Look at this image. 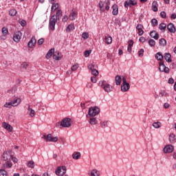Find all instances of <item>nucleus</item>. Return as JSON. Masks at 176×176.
I'll return each mask as SVG.
<instances>
[{"label":"nucleus","mask_w":176,"mask_h":176,"mask_svg":"<svg viewBox=\"0 0 176 176\" xmlns=\"http://www.w3.org/2000/svg\"><path fill=\"white\" fill-rule=\"evenodd\" d=\"M21 102V100L20 99H16L13 102H11V103L12 104V107H17V105H19V104H20Z\"/></svg>","instance_id":"obj_32"},{"label":"nucleus","mask_w":176,"mask_h":176,"mask_svg":"<svg viewBox=\"0 0 176 176\" xmlns=\"http://www.w3.org/2000/svg\"><path fill=\"white\" fill-rule=\"evenodd\" d=\"M128 3H129V6L131 5V6H134L136 4V3H134V1H133V0H129L128 1Z\"/></svg>","instance_id":"obj_57"},{"label":"nucleus","mask_w":176,"mask_h":176,"mask_svg":"<svg viewBox=\"0 0 176 176\" xmlns=\"http://www.w3.org/2000/svg\"><path fill=\"white\" fill-rule=\"evenodd\" d=\"M142 28H144V25H142V24H138V25L136 26V30L138 31V34L139 36H142V35H144V30H142Z\"/></svg>","instance_id":"obj_10"},{"label":"nucleus","mask_w":176,"mask_h":176,"mask_svg":"<svg viewBox=\"0 0 176 176\" xmlns=\"http://www.w3.org/2000/svg\"><path fill=\"white\" fill-rule=\"evenodd\" d=\"M9 14L12 16H16V14H17V11L15 9H12L10 10Z\"/></svg>","instance_id":"obj_38"},{"label":"nucleus","mask_w":176,"mask_h":176,"mask_svg":"<svg viewBox=\"0 0 176 176\" xmlns=\"http://www.w3.org/2000/svg\"><path fill=\"white\" fill-rule=\"evenodd\" d=\"M11 159L14 163H17V162H19V160H17V158H16V157H12Z\"/></svg>","instance_id":"obj_63"},{"label":"nucleus","mask_w":176,"mask_h":176,"mask_svg":"<svg viewBox=\"0 0 176 176\" xmlns=\"http://www.w3.org/2000/svg\"><path fill=\"white\" fill-rule=\"evenodd\" d=\"M8 175V172L6 170L1 169L0 170V176H7Z\"/></svg>","instance_id":"obj_44"},{"label":"nucleus","mask_w":176,"mask_h":176,"mask_svg":"<svg viewBox=\"0 0 176 176\" xmlns=\"http://www.w3.org/2000/svg\"><path fill=\"white\" fill-rule=\"evenodd\" d=\"M148 45L149 46H151V47H155V45H156V41H155V40L153 39H150L148 41Z\"/></svg>","instance_id":"obj_35"},{"label":"nucleus","mask_w":176,"mask_h":176,"mask_svg":"<svg viewBox=\"0 0 176 176\" xmlns=\"http://www.w3.org/2000/svg\"><path fill=\"white\" fill-rule=\"evenodd\" d=\"M21 68H24L25 69H26V68L28 67V63H23L21 65Z\"/></svg>","instance_id":"obj_50"},{"label":"nucleus","mask_w":176,"mask_h":176,"mask_svg":"<svg viewBox=\"0 0 176 176\" xmlns=\"http://www.w3.org/2000/svg\"><path fill=\"white\" fill-rule=\"evenodd\" d=\"M12 156L13 154H12V151L9 150L3 153V159L5 160V162H10V159H12Z\"/></svg>","instance_id":"obj_7"},{"label":"nucleus","mask_w":176,"mask_h":176,"mask_svg":"<svg viewBox=\"0 0 176 176\" xmlns=\"http://www.w3.org/2000/svg\"><path fill=\"white\" fill-rule=\"evenodd\" d=\"M28 166L30 168H34V167H35V164L34 163L33 161H29L28 162Z\"/></svg>","instance_id":"obj_41"},{"label":"nucleus","mask_w":176,"mask_h":176,"mask_svg":"<svg viewBox=\"0 0 176 176\" xmlns=\"http://www.w3.org/2000/svg\"><path fill=\"white\" fill-rule=\"evenodd\" d=\"M97 119L96 118H91L89 119L90 124H97Z\"/></svg>","instance_id":"obj_36"},{"label":"nucleus","mask_w":176,"mask_h":176,"mask_svg":"<svg viewBox=\"0 0 176 176\" xmlns=\"http://www.w3.org/2000/svg\"><path fill=\"white\" fill-rule=\"evenodd\" d=\"M1 32L3 35H4V36H6V35H8V33L9 32V30H8V28L4 27L1 30Z\"/></svg>","instance_id":"obj_39"},{"label":"nucleus","mask_w":176,"mask_h":176,"mask_svg":"<svg viewBox=\"0 0 176 176\" xmlns=\"http://www.w3.org/2000/svg\"><path fill=\"white\" fill-rule=\"evenodd\" d=\"M36 45V38L33 36L32 39L29 41L28 46V47H32L33 46H35Z\"/></svg>","instance_id":"obj_16"},{"label":"nucleus","mask_w":176,"mask_h":176,"mask_svg":"<svg viewBox=\"0 0 176 176\" xmlns=\"http://www.w3.org/2000/svg\"><path fill=\"white\" fill-rule=\"evenodd\" d=\"M30 116H31V118H34L35 116V111L34 109H30Z\"/></svg>","instance_id":"obj_54"},{"label":"nucleus","mask_w":176,"mask_h":176,"mask_svg":"<svg viewBox=\"0 0 176 176\" xmlns=\"http://www.w3.org/2000/svg\"><path fill=\"white\" fill-rule=\"evenodd\" d=\"M112 13L113 14V16H118V13H119V7L118 6V5L114 4L112 6Z\"/></svg>","instance_id":"obj_13"},{"label":"nucleus","mask_w":176,"mask_h":176,"mask_svg":"<svg viewBox=\"0 0 176 176\" xmlns=\"http://www.w3.org/2000/svg\"><path fill=\"white\" fill-rule=\"evenodd\" d=\"M144 49H141L139 52H138V56L139 57H142V56H144Z\"/></svg>","instance_id":"obj_53"},{"label":"nucleus","mask_w":176,"mask_h":176,"mask_svg":"<svg viewBox=\"0 0 176 176\" xmlns=\"http://www.w3.org/2000/svg\"><path fill=\"white\" fill-rule=\"evenodd\" d=\"M159 69L160 72H164V68L166 67V65H164V63L163 61H160L159 63Z\"/></svg>","instance_id":"obj_22"},{"label":"nucleus","mask_w":176,"mask_h":176,"mask_svg":"<svg viewBox=\"0 0 176 176\" xmlns=\"http://www.w3.org/2000/svg\"><path fill=\"white\" fill-rule=\"evenodd\" d=\"M158 28L159 30H160V31H163V32H164V31H166V29L167 28V25H166V23H162L159 25Z\"/></svg>","instance_id":"obj_23"},{"label":"nucleus","mask_w":176,"mask_h":176,"mask_svg":"<svg viewBox=\"0 0 176 176\" xmlns=\"http://www.w3.org/2000/svg\"><path fill=\"white\" fill-rule=\"evenodd\" d=\"M174 151V147L172 145H167L164 148V153H171Z\"/></svg>","instance_id":"obj_11"},{"label":"nucleus","mask_w":176,"mask_h":176,"mask_svg":"<svg viewBox=\"0 0 176 176\" xmlns=\"http://www.w3.org/2000/svg\"><path fill=\"white\" fill-rule=\"evenodd\" d=\"M101 126H102V129H105V127H107L108 126V122H107V121L102 122Z\"/></svg>","instance_id":"obj_47"},{"label":"nucleus","mask_w":176,"mask_h":176,"mask_svg":"<svg viewBox=\"0 0 176 176\" xmlns=\"http://www.w3.org/2000/svg\"><path fill=\"white\" fill-rule=\"evenodd\" d=\"M88 113L89 116H92V118H94V116H96V115H98V113H100V108H98V107H91L89 109Z\"/></svg>","instance_id":"obj_2"},{"label":"nucleus","mask_w":176,"mask_h":176,"mask_svg":"<svg viewBox=\"0 0 176 176\" xmlns=\"http://www.w3.org/2000/svg\"><path fill=\"white\" fill-rule=\"evenodd\" d=\"M109 5H110L109 1H106V2L100 1L99 8L101 12H105V10H108L109 9Z\"/></svg>","instance_id":"obj_4"},{"label":"nucleus","mask_w":176,"mask_h":176,"mask_svg":"<svg viewBox=\"0 0 176 176\" xmlns=\"http://www.w3.org/2000/svg\"><path fill=\"white\" fill-rule=\"evenodd\" d=\"M22 35L23 34L20 31L15 32L13 36V40L14 41V42H16L17 43H19V42H20V40L21 39Z\"/></svg>","instance_id":"obj_9"},{"label":"nucleus","mask_w":176,"mask_h":176,"mask_svg":"<svg viewBox=\"0 0 176 176\" xmlns=\"http://www.w3.org/2000/svg\"><path fill=\"white\" fill-rule=\"evenodd\" d=\"M56 23H57V16L53 15L50 19V29L51 31H54L56 28Z\"/></svg>","instance_id":"obj_3"},{"label":"nucleus","mask_w":176,"mask_h":176,"mask_svg":"<svg viewBox=\"0 0 176 176\" xmlns=\"http://www.w3.org/2000/svg\"><path fill=\"white\" fill-rule=\"evenodd\" d=\"M43 138L46 140L47 142H57V141H58V138L57 137L53 138L50 133H49L47 136L46 135H44Z\"/></svg>","instance_id":"obj_6"},{"label":"nucleus","mask_w":176,"mask_h":176,"mask_svg":"<svg viewBox=\"0 0 176 176\" xmlns=\"http://www.w3.org/2000/svg\"><path fill=\"white\" fill-rule=\"evenodd\" d=\"M91 81L92 83H96L97 82V78L94 76L91 77Z\"/></svg>","instance_id":"obj_60"},{"label":"nucleus","mask_w":176,"mask_h":176,"mask_svg":"<svg viewBox=\"0 0 176 176\" xmlns=\"http://www.w3.org/2000/svg\"><path fill=\"white\" fill-rule=\"evenodd\" d=\"M139 41H140V42H142V43H144L145 42V41H146V39L145 38V37L142 36L140 38Z\"/></svg>","instance_id":"obj_61"},{"label":"nucleus","mask_w":176,"mask_h":176,"mask_svg":"<svg viewBox=\"0 0 176 176\" xmlns=\"http://www.w3.org/2000/svg\"><path fill=\"white\" fill-rule=\"evenodd\" d=\"M164 57L167 63H171V54L170 53H165Z\"/></svg>","instance_id":"obj_19"},{"label":"nucleus","mask_w":176,"mask_h":176,"mask_svg":"<svg viewBox=\"0 0 176 176\" xmlns=\"http://www.w3.org/2000/svg\"><path fill=\"white\" fill-rule=\"evenodd\" d=\"M82 38H83V39H87V38H89V33L87 32L82 33Z\"/></svg>","instance_id":"obj_46"},{"label":"nucleus","mask_w":176,"mask_h":176,"mask_svg":"<svg viewBox=\"0 0 176 176\" xmlns=\"http://www.w3.org/2000/svg\"><path fill=\"white\" fill-rule=\"evenodd\" d=\"M91 75H94V76H97L98 75V70L94 69L93 70H91Z\"/></svg>","instance_id":"obj_42"},{"label":"nucleus","mask_w":176,"mask_h":176,"mask_svg":"<svg viewBox=\"0 0 176 176\" xmlns=\"http://www.w3.org/2000/svg\"><path fill=\"white\" fill-rule=\"evenodd\" d=\"M160 16L161 17H162V19H166V12L164 11L161 12Z\"/></svg>","instance_id":"obj_56"},{"label":"nucleus","mask_w":176,"mask_h":176,"mask_svg":"<svg viewBox=\"0 0 176 176\" xmlns=\"http://www.w3.org/2000/svg\"><path fill=\"white\" fill-rule=\"evenodd\" d=\"M90 53H91V51L86 50L84 52L85 57H89L90 56Z\"/></svg>","instance_id":"obj_51"},{"label":"nucleus","mask_w":176,"mask_h":176,"mask_svg":"<svg viewBox=\"0 0 176 176\" xmlns=\"http://www.w3.org/2000/svg\"><path fill=\"white\" fill-rule=\"evenodd\" d=\"M167 29L168 30L169 32L175 34V26L173 23H169L167 25Z\"/></svg>","instance_id":"obj_14"},{"label":"nucleus","mask_w":176,"mask_h":176,"mask_svg":"<svg viewBox=\"0 0 176 176\" xmlns=\"http://www.w3.org/2000/svg\"><path fill=\"white\" fill-rule=\"evenodd\" d=\"M4 107H5V108H10V107H12V102H6V103L4 104Z\"/></svg>","instance_id":"obj_52"},{"label":"nucleus","mask_w":176,"mask_h":176,"mask_svg":"<svg viewBox=\"0 0 176 176\" xmlns=\"http://www.w3.org/2000/svg\"><path fill=\"white\" fill-rule=\"evenodd\" d=\"M170 19L172 20H175V19H176V14L175 13L172 14V15L170 16Z\"/></svg>","instance_id":"obj_64"},{"label":"nucleus","mask_w":176,"mask_h":176,"mask_svg":"<svg viewBox=\"0 0 176 176\" xmlns=\"http://www.w3.org/2000/svg\"><path fill=\"white\" fill-rule=\"evenodd\" d=\"M53 53H54V48L50 49L47 53L45 58L49 60L52 56H53Z\"/></svg>","instance_id":"obj_20"},{"label":"nucleus","mask_w":176,"mask_h":176,"mask_svg":"<svg viewBox=\"0 0 176 176\" xmlns=\"http://www.w3.org/2000/svg\"><path fill=\"white\" fill-rule=\"evenodd\" d=\"M153 127H154V129H160V127H162V122H153Z\"/></svg>","instance_id":"obj_27"},{"label":"nucleus","mask_w":176,"mask_h":176,"mask_svg":"<svg viewBox=\"0 0 176 176\" xmlns=\"http://www.w3.org/2000/svg\"><path fill=\"white\" fill-rule=\"evenodd\" d=\"M115 80H116V85L117 86H120V83H122V77L118 75L116 76Z\"/></svg>","instance_id":"obj_24"},{"label":"nucleus","mask_w":176,"mask_h":176,"mask_svg":"<svg viewBox=\"0 0 176 176\" xmlns=\"http://www.w3.org/2000/svg\"><path fill=\"white\" fill-rule=\"evenodd\" d=\"M74 30H75V26L74 24H70L67 26L66 31L67 32H70V31H74Z\"/></svg>","instance_id":"obj_30"},{"label":"nucleus","mask_w":176,"mask_h":176,"mask_svg":"<svg viewBox=\"0 0 176 176\" xmlns=\"http://www.w3.org/2000/svg\"><path fill=\"white\" fill-rule=\"evenodd\" d=\"M151 25H152L153 27H156L157 25V19H153L151 20Z\"/></svg>","instance_id":"obj_40"},{"label":"nucleus","mask_w":176,"mask_h":176,"mask_svg":"<svg viewBox=\"0 0 176 176\" xmlns=\"http://www.w3.org/2000/svg\"><path fill=\"white\" fill-rule=\"evenodd\" d=\"M72 157L75 160H78L80 159V153L76 152V153H73L72 154Z\"/></svg>","instance_id":"obj_26"},{"label":"nucleus","mask_w":176,"mask_h":176,"mask_svg":"<svg viewBox=\"0 0 176 176\" xmlns=\"http://www.w3.org/2000/svg\"><path fill=\"white\" fill-rule=\"evenodd\" d=\"M129 45L128 46H131L133 47V45H134V41L133 40H130L129 42H128Z\"/></svg>","instance_id":"obj_62"},{"label":"nucleus","mask_w":176,"mask_h":176,"mask_svg":"<svg viewBox=\"0 0 176 176\" xmlns=\"http://www.w3.org/2000/svg\"><path fill=\"white\" fill-rule=\"evenodd\" d=\"M88 69H90V71H93V69H94V64L89 65Z\"/></svg>","instance_id":"obj_59"},{"label":"nucleus","mask_w":176,"mask_h":176,"mask_svg":"<svg viewBox=\"0 0 176 176\" xmlns=\"http://www.w3.org/2000/svg\"><path fill=\"white\" fill-rule=\"evenodd\" d=\"M160 45L161 46H166L167 45V41L164 38L160 39Z\"/></svg>","instance_id":"obj_37"},{"label":"nucleus","mask_w":176,"mask_h":176,"mask_svg":"<svg viewBox=\"0 0 176 176\" xmlns=\"http://www.w3.org/2000/svg\"><path fill=\"white\" fill-rule=\"evenodd\" d=\"M90 176H100V172L97 169H94L91 170Z\"/></svg>","instance_id":"obj_28"},{"label":"nucleus","mask_w":176,"mask_h":176,"mask_svg":"<svg viewBox=\"0 0 176 176\" xmlns=\"http://www.w3.org/2000/svg\"><path fill=\"white\" fill-rule=\"evenodd\" d=\"M104 42L107 44V45H111V43H112V37L109 36H106L104 37Z\"/></svg>","instance_id":"obj_25"},{"label":"nucleus","mask_w":176,"mask_h":176,"mask_svg":"<svg viewBox=\"0 0 176 176\" xmlns=\"http://www.w3.org/2000/svg\"><path fill=\"white\" fill-rule=\"evenodd\" d=\"M78 68H79V65L78 64H76V65H74L73 66H72V71H76L78 69Z\"/></svg>","instance_id":"obj_45"},{"label":"nucleus","mask_w":176,"mask_h":176,"mask_svg":"<svg viewBox=\"0 0 176 176\" xmlns=\"http://www.w3.org/2000/svg\"><path fill=\"white\" fill-rule=\"evenodd\" d=\"M130 89V84L127 82V78L126 76L122 77V84L121 85V90L124 92L129 91Z\"/></svg>","instance_id":"obj_1"},{"label":"nucleus","mask_w":176,"mask_h":176,"mask_svg":"<svg viewBox=\"0 0 176 176\" xmlns=\"http://www.w3.org/2000/svg\"><path fill=\"white\" fill-rule=\"evenodd\" d=\"M2 126L3 129H6V130H8V131H13V127L7 122H3Z\"/></svg>","instance_id":"obj_12"},{"label":"nucleus","mask_w":176,"mask_h":176,"mask_svg":"<svg viewBox=\"0 0 176 176\" xmlns=\"http://www.w3.org/2000/svg\"><path fill=\"white\" fill-rule=\"evenodd\" d=\"M60 126H62V127H71V119L68 118H64L60 122Z\"/></svg>","instance_id":"obj_8"},{"label":"nucleus","mask_w":176,"mask_h":176,"mask_svg":"<svg viewBox=\"0 0 176 176\" xmlns=\"http://www.w3.org/2000/svg\"><path fill=\"white\" fill-rule=\"evenodd\" d=\"M106 84H107V81L105 80L99 82V86H100L101 87H104Z\"/></svg>","instance_id":"obj_48"},{"label":"nucleus","mask_w":176,"mask_h":176,"mask_svg":"<svg viewBox=\"0 0 176 176\" xmlns=\"http://www.w3.org/2000/svg\"><path fill=\"white\" fill-rule=\"evenodd\" d=\"M75 19H76V13L75 12L72 11L70 13L69 19L72 21H74V20H75Z\"/></svg>","instance_id":"obj_33"},{"label":"nucleus","mask_w":176,"mask_h":176,"mask_svg":"<svg viewBox=\"0 0 176 176\" xmlns=\"http://www.w3.org/2000/svg\"><path fill=\"white\" fill-rule=\"evenodd\" d=\"M112 86L109 84H106L105 86L103 87V89L104 90V91H106L107 93H111V91L112 90Z\"/></svg>","instance_id":"obj_18"},{"label":"nucleus","mask_w":176,"mask_h":176,"mask_svg":"<svg viewBox=\"0 0 176 176\" xmlns=\"http://www.w3.org/2000/svg\"><path fill=\"white\" fill-rule=\"evenodd\" d=\"M54 60H56V61H60L61 60V54L60 52H56L53 55Z\"/></svg>","instance_id":"obj_17"},{"label":"nucleus","mask_w":176,"mask_h":176,"mask_svg":"<svg viewBox=\"0 0 176 176\" xmlns=\"http://www.w3.org/2000/svg\"><path fill=\"white\" fill-rule=\"evenodd\" d=\"M55 16L56 17V20H60V19L63 17V11H61V10H58Z\"/></svg>","instance_id":"obj_21"},{"label":"nucleus","mask_w":176,"mask_h":176,"mask_svg":"<svg viewBox=\"0 0 176 176\" xmlns=\"http://www.w3.org/2000/svg\"><path fill=\"white\" fill-rule=\"evenodd\" d=\"M52 12H54L56 10H57V9H58V3H52Z\"/></svg>","instance_id":"obj_34"},{"label":"nucleus","mask_w":176,"mask_h":176,"mask_svg":"<svg viewBox=\"0 0 176 176\" xmlns=\"http://www.w3.org/2000/svg\"><path fill=\"white\" fill-rule=\"evenodd\" d=\"M150 36H151V38H153V39H155V41H157V39H159V33H157V31H151L150 32Z\"/></svg>","instance_id":"obj_15"},{"label":"nucleus","mask_w":176,"mask_h":176,"mask_svg":"<svg viewBox=\"0 0 176 176\" xmlns=\"http://www.w3.org/2000/svg\"><path fill=\"white\" fill-rule=\"evenodd\" d=\"M67 20H68V16L64 15V16H63V19H62V21H63V23H67Z\"/></svg>","instance_id":"obj_58"},{"label":"nucleus","mask_w":176,"mask_h":176,"mask_svg":"<svg viewBox=\"0 0 176 176\" xmlns=\"http://www.w3.org/2000/svg\"><path fill=\"white\" fill-rule=\"evenodd\" d=\"M152 10L153 12H157V3L156 1H153L152 3Z\"/></svg>","instance_id":"obj_31"},{"label":"nucleus","mask_w":176,"mask_h":176,"mask_svg":"<svg viewBox=\"0 0 176 176\" xmlns=\"http://www.w3.org/2000/svg\"><path fill=\"white\" fill-rule=\"evenodd\" d=\"M6 165L7 167H8V168H10L12 166V162H10V161H6Z\"/></svg>","instance_id":"obj_55"},{"label":"nucleus","mask_w":176,"mask_h":176,"mask_svg":"<svg viewBox=\"0 0 176 176\" xmlns=\"http://www.w3.org/2000/svg\"><path fill=\"white\" fill-rule=\"evenodd\" d=\"M67 173V167L65 166H58L55 171V174L58 176H63Z\"/></svg>","instance_id":"obj_5"},{"label":"nucleus","mask_w":176,"mask_h":176,"mask_svg":"<svg viewBox=\"0 0 176 176\" xmlns=\"http://www.w3.org/2000/svg\"><path fill=\"white\" fill-rule=\"evenodd\" d=\"M19 24H21V25L22 27H25V25H26V24H27V22H26L25 20H23V19H20V20L19 21Z\"/></svg>","instance_id":"obj_43"},{"label":"nucleus","mask_w":176,"mask_h":176,"mask_svg":"<svg viewBox=\"0 0 176 176\" xmlns=\"http://www.w3.org/2000/svg\"><path fill=\"white\" fill-rule=\"evenodd\" d=\"M155 58L157 60H159L160 61H163V55L162 54V53L158 52L155 54Z\"/></svg>","instance_id":"obj_29"},{"label":"nucleus","mask_w":176,"mask_h":176,"mask_svg":"<svg viewBox=\"0 0 176 176\" xmlns=\"http://www.w3.org/2000/svg\"><path fill=\"white\" fill-rule=\"evenodd\" d=\"M43 42H45V39L44 38H40L38 41H37V45H38L39 46H41V45L43 44Z\"/></svg>","instance_id":"obj_49"}]
</instances>
